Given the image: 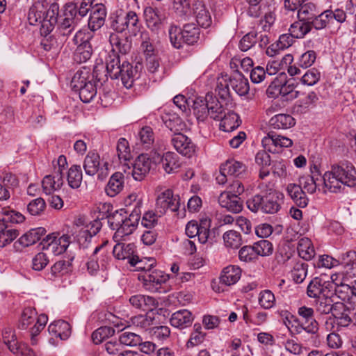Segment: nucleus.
Masks as SVG:
<instances>
[{"mask_svg": "<svg viewBox=\"0 0 356 356\" xmlns=\"http://www.w3.org/2000/svg\"><path fill=\"white\" fill-rule=\"evenodd\" d=\"M325 193H339L344 186H356V170L348 161H342L331 165L330 170L323 176Z\"/></svg>", "mask_w": 356, "mask_h": 356, "instance_id": "f257e3e1", "label": "nucleus"}, {"mask_svg": "<svg viewBox=\"0 0 356 356\" xmlns=\"http://www.w3.org/2000/svg\"><path fill=\"white\" fill-rule=\"evenodd\" d=\"M261 192L249 198L246 204L252 212L259 210L266 213H276L281 208L283 202L284 195L276 190L269 188L264 183L259 184Z\"/></svg>", "mask_w": 356, "mask_h": 356, "instance_id": "f03ea898", "label": "nucleus"}, {"mask_svg": "<svg viewBox=\"0 0 356 356\" xmlns=\"http://www.w3.org/2000/svg\"><path fill=\"white\" fill-rule=\"evenodd\" d=\"M297 312L301 318V321H299L298 326L296 327V333L300 334L304 330L306 332L311 334L314 345L316 346V343L319 342V325L314 318V309L302 305L298 307Z\"/></svg>", "mask_w": 356, "mask_h": 356, "instance_id": "7ed1b4c3", "label": "nucleus"}, {"mask_svg": "<svg viewBox=\"0 0 356 356\" xmlns=\"http://www.w3.org/2000/svg\"><path fill=\"white\" fill-rule=\"evenodd\" d=\"M88 72L77 71L73 76L71 81L72 89L79 92V97L83 102H90L97 94L95 85L88 81Z\"/></svg>", "mask_w": 356, "mask_h": 356, "instance_id": "20e7f679", "label": "nucleus"}, {"mask_svg": "<svg viewBox=\"0 0 356 356\" xmlns=\"http://www.w3.org/2000/svg\"><path fill=\"white\" fill-rule=\"evenodd\" d=\"M70 243V236L67 234L60 236L59 233H51L40 243L42 250H46L55 255L65 252Z\"/></svg>", "mask_w": 356, "mask_h": 356, "instance_id": "39448f33", "label": "nucleus"}, {"mask_svg": "<svg viewBox=\"0 0 356 356\" xmlns=\"http://www.w3.org/2000/svg\"><path fill=\"white\" fill-rule=\"evenodd\" d=\"M108 163L100 165V156L96 153H88L83 161V169L86 175L93 176L97 174L99 180L103 181L108 175Z\"/></svg>", "mask_w": 356, "mask_h": 356, "instance_id": "423d86ee", "label": "nucleus"}, {"mask_svg": "<svg viewBox=\"0 0 356 356\" xmlns=\"http://www.w3.org/2000/svg\"><path fill=\"white\" fill-rule=\"evenodd\" d=\"M64 18L58 27L63 35H70L76 27L80 18L77 17V5L74 3H66L63 12Z\"/></svg>", "mask_w": 356, "mask_h": 356, "instance_id": "0eeeda50", "label": "nucleus"}, {"mask_svg": "<svg viewBox=\"0 0 356 356\" xmlns=\"http://www.w3.org/2000/svg\"><path fill=\"white\" fill-rule=\"evenodd\" d=\"M180 206V197L178 195H174L170 189L161 192L156 197V208L161 214L168 211L176 212Z\"/></svg>", "mask_w": 356, "mask_h": 356, "instance_id": "6e6552de", "label": "nucleus"}, {"mask_svg": "<svg viewBox=\"0 0 356 356\" xmlns=\"http://www.w3.org/2000/svg\"><path fill=\"white\" fill-rule=\"evenodd\" d=\"M334 284L330 281H325L322 277H314L307 286V293L309 297L318 298L324 296L332 294Z\"/></svg>", "mask_w": 356, "mask_h": 356, "instance_id": "1a4fd4ad", "label": "nucleus"}, {"mask_svg": "<svg viewBox=\"0 0 356 356\" xmlns=\"http://www.w3.org/2000/svg\"><path fill=\"white\" fill-rule=\"evenodd\" d=\"M138 279L143 281V286L150 291H157L160 286L166 282L169 275L161 270H154L139 275Z\"/></svg>", "mask_w": 356, "mask_h": 356, "instance_id": "9d476101", "label": "nucleus"}, {"mask_svg": "<svg viewBox=\"0 0 356 356\" xmlns=\"http://www.w3.org/2000/svg\"><path fill=\"white\" fill-rule=\"evenodd\" d=\"M171 143L179 154L188 158L195 152V145L190 138L182 133H175L171 137Z\"/></svg>", "mask_w": 356, "mask_h": 356, "instance_id": "9b49d317", "label": "nucleus"}, {"mask_svg": "<svg viewBox=\"0 0 356 356\" xmlns=\"http://www.w3.org/2000/svg\"><path fill=\"white\" fill-rule=\"evenodd\" d=\"M83 33L78 31L75 36L74 40L77 43L79 40L81 42L76 47L74 54V60L79 63H85L88 60L92 54V48L89 41V36L86 38H81Z\"/></svg>", "mask_w": 356, "mask_h": 356, "instance_id": "f8f14e48", "label": "nucleus"}, {"mask_svg": "<svg viewBox=\"0 0 356 356\" xmlns=\"http://www.w3.org/2000/svg\"><path fill=\"white\" fill-rule=\"evenodd\" d=\"M261 143L266 150L275 153L277 151V147H291L293 141L287 137L276 135L270 131L262 139Z\"/></svg>", "mask_w": 356, "mask_h": 356, "instance_id": "ddd939ff", "label": "nucleus"}, {"mask_svg": "<svg viewBox=\"0 0 356 356\" xmlns=\"http://www.w3.org/2000/svg\"><path fill=\"white\" fill-rule=\"evenodd\" d=\"M107 12L106 6L102 3H96L92 8L88 26L90 30L95 31L104 24Z\"/></svg>", "mask_w": 356, "mask_h": 356, "instance_id": "4468645a", "label": "nucleus"}, {"mask_svg": "<svg viewBox=\"0 0 356 356\" xmlns=\"http://www.w3.org/2000/svg\"><path fill=\"white\" fill-rule=\"evenodd\" d=\"M46 233L44 227H37L32 229L23 234L14 243L15 248L20 250L22 248L30 246L40 240L41 237Z\"/></svg>", "mask_w": 356, "mask_h": 356, "instance_id": "2eb2a0df", "label": "nucleus"}, {"mask_svg": "<svg viewBox=\"0 0 356 356\" xmlns=\"http://www.w3.org/2000/svg\"><path fill=\"white\" fill-rule=\"evenodd\" d=\"M152 161L147 154H142L135 160L133 165L132 176L136 181H141L149 172Z\"/></svg>", "mask_w": 356, "mask_h": 356, "instance_id": "dca6fc26", "label": "nucleus"}, {"mask_svg": "<svg viewBox=\"0 0 356 356\" xmlns=\"http://www.w3.org/2000/svg\"><path fill=\"white\" fill-rule=\"evenodd\" d=\"M46 11L44 13L45 20L44 25H42L40 31L42 34L47 35L54 29V24L57 22V15L58 14L59 6L57 3L54 2L50 3L47 0Z\"/></svg>", "mask_w": 356, "mask_h": 356, "instance_id": "f3484780", "label": "nucleus"}, {"mask_svg": "<svg viewBox=\"0 0 356 356\" xmlns=\"http://www.w3.org/2000/svg\"><path fill=\"white\" fill-rule=\"evenodd\" d=\"M47 0L35 1L29 8L28 13V20L31 25H44L45 20L44 13L46 11Z\"/></svg>", "mask_w": 356, "mask_h": 356, "instance_id": "a211bd4d", "label": "nucleus"}, {"mask_svg": "<svg viewBox=\"0 0 356 356\" xmlns=\"http://www.w3.org/2000/svg\"><path fill=\"white\" fill-rule=\"evenodd\" d=\"M157 160L161 162L163 169L168 174L177 172L181 165L179 156L172 152H167L163 156L158 154Z\"/></svg>", "mask_w": 356, "mask_h": 356, "instance_id": "6ab92c4d", "label": "nucleus"}, {"mask_svg": "<svg viewBox=\"0 0 356 356\" xmlns=\"http://www.w3.org/2000/svg\"><path fill=\"white\" fill-rule=\"evenodd\" d=\"M198 25L202 28L209 27L212 23V19L209 10L202 2L197 1L193 4V13Z\"/></svg>", "mask_w": 356, "mask_h": 356, "instance_id": "aec40b11", "label": "nucleus"}, {"mask_svg": "<svg viewBox=\"0 0 356 356\" xmlns=\"http://www.w3.org/2000/svg\"><path fill=\"white\" fill-rule=\"evenodd\" d=\"M321 177V173L316 165L311 168V175L301 176L299 179V186L302 190L312 194L316 192L318 186L317 181Z\"/></svg>", "mask_w": 356, "mask_h": 356, "instance_id": "412c9836", "label": "nucleus"}, {"mask_svg": "<svg viewBox=\"0 0 356 356\" xmlns=\"http://www.w3.org/2000/svg\"><path fill=\"white\" fill-rule=\"evenodd\" d=\"M194 320L192 313L188 309H181L175 312L170 319L172 326L180 330L191 326Z\"/></svg>", "mask_w": 356, "mask_h": 356, "instance_id": "4be33fe9", "label": "nucleus"}, {"mask_svg": "<svg viewBox=\"0 0 356 356\" xmlns=\"http://www.w3.org/2000/svg\"><path fill=\"white\" fill-rule=\"evenodd\" d=\"M218 202L222 207L232 213H239L243 209V202L236 195L221 193L218 197Z\"/></svg>", "mask_w": 356, "mask_h": 356, "instance_id": "5701e85b", "label": "nucleus"}, {"mask_svg": "<svg viewBox=\"0 0 356 356\" xmlns=\"http://www.w3.org/2000/svg\"><path fill=\"white\" fill-rule=\"evenodd\" d=\"M286 190L287 194L298 207L305 208L307 206L309 199L300 186L296 184H289L287 185Z\"/></svg>", "mask_w": 356, "mask_h": 356, "instance_id": "b1692460", "label": "nucleus"}, {"mask_svg": "<svg viewBox=\"0 0 356 356\" xmlns=\"http://www.w3.org/2000/svg\"><path fill=\"white\" fill-rule=\"evenodd\" d=\"M63 184V177L58 173L46 175L42 181V191L46 195H50L54 191L60 188Z\"/></svg>", "mask_w": 356, "mask_h": 356, "instance_id": "393cba45", "label": "nucleus"}, {"mask_svg": "<svg viewBox=\"0 0 356 356\" xmlns=\"http://www.w3.org/2000/svg\"><path fill=\"white\" fill-rule=\"evenodd\" d=\"M136 246L134 243H118L113 248V254L118 259H128L129 262L134 258Z\"/></svg>", "mask_w": 356, "mask_h": 356, "instance_id": "a878e982", "label": "nucleus"}, {"mask_svg": "<svg viewBox=\"0 0 356 356\" xmlns=\"http://www.w3.org/2000/svg\"><path fill=\"white\" fill-rule=\"evenodd\" d=\"M124 188V175L116 172L112 175L106 186L105 191L110 197H115L120 193Z\"/></svg>", "mask_w": 356, "mask_h": 356, "instance_id": "bb28decb", "label": "nucleus"}, {"mask_svg": "<svg viewBox=\"0 0 356 356\" xmlns=\"http://www.w3.org/2000/svg\"><path fill=\"white\" fill-rule=\"evenodd\" d=\"M119 55L112 49L106 58V68L107 73L112 79H119V67H121Z\"/></svg>", "mask_w": 356, "mask_h": 356, "instance_id": "cd10ccee", "label": "nucleus"}, {"mask_svg": "<svg viewBox=\"0 0 356 356\" xmlns=\"http://www.w3.org/2000/svg\"><path fill=\"white\" fill-rule=\"evenodd\" d=\"M339 264L343 266L345 273L350 277L356 276V251L349 250L339 257Z\"/></svg>", "mask_w": 356, "mask_h": 356, "instance_id": "c85d7f7f", "label": "nucleus"}, {"mask_svg": "<svg viewBox=\"0 0 356 356\" xmlns=\"http://www.w3.org/2000/svg\"><path fill=\"white\" fill-rule=\"evenodd\" d=\"M119 70H120L119 78L120 77L123 86L127 88H131L137 74L136 69L134 68L129 62L124 61L119 67Z\"/></svg>", "mask_w": 356, "mask_h": 356, "instance_id": "c756f323", "label": "nucleus"}, {"mask_svg": "<svg viewBox=\"0 0 356 356\" xmlns=\"http://www.w3.org/2000/svg\"><path fill=\"white\" fill-rule=\"evenodd\" d=\"M129 302L136 308L144 311L153 310L158 305V302L154 298L141 294L131 296Z\"/></svg>", "mask_w": 356, "mask_h": 356, "instance_id": "7c9ffc66", "label": "nucleus"}, {"mask_svg": "<svg viewBox=\"0 0 356 356\" xmlns=\"http://www.w3.org/2000/svg\"><path fill=\"white\" fill-rule=\"evenodd\" d=\"M208 115L215 120H220L226 113L222 106L212 93H207Z\"/></svg>", "mask_w": 356, "mask_h": 356, "instance_id": "2f4dec72", "label": "nucleus"}, {"mask_svg": "<svg viewBox=\"0 0 356 356\" xmlns=\"http://www.w3.org/2000/svg\"><path fill=\"white\" fill-rule=\"evenodd\" d=\"M241 275V270L236 266H229L225 268L220 277V282L227 286L236 283Z\"/></svg>", "mask_w": 356, "mask_h": 356, "instance_id": "473e14b6", "label": "nucleus"}, {"mask_svg": "<svg viewBox=\"0 0 356 356\" xmlns=\"http://www.w3.org/2000/svg\"><path fill=\"white\" fill-rule=\"evenodd\" d=\"M229 83L233 90L240 96L247 95L250 90L248 80L241 73L229 77Z\"/></svg>", "mask_w": 356, "mask_h": 356, "instance_id": "72a5a7b5", "label": "nucleus"}, {"mask_svg": "<svg viewBox=\"0 0 356 356\" xmlns=\"http://www.w3.org/2000/svg\"><path fill=\"white\" fill-rule=\"evenodd\" d=\"M173 8L180 20L186 21L192 16L193 7L191 6V0H174Z\"/></svg>", "mask_w": 356, "mask_h": 356, "instance_id": "f704fd0d", "label": "nucleus"}, {"mask_svg": "<svg viewBox=\"0 0 356 356\" xmlns=\"http://www.w3.org/2000/svg\"><path fill=\"white\" fill-rule=\"evenodd\" d=\"M270 126L275 129H287L296 124L294 118L289 114H278L272 117Z\"/></svg>", "mask_w": 356, "mask_h": 356, "instance_id": "c9c22d12", "label": "nucleus"}, {"mask_svg": "<svg viewBox=\"0 0 356 356\" xmlns=\"http://www.w3.org/2000/svg\"><path fill=\"white\" fill-rule=\"evenodd\" d=\"M49 333L61 339H66L70 334V325L65 321L59 320L51 323L48 327Z\"/></svg>", "mask_w": 356, "mask_h": 356, "instance_id": "e433bc0d", "label": "nucleus"}, {"mask_svg": "<svg viewBox=\"0 0 356 356\" xmlns=\"http://www.w3.org/2000/svg\"><path fill=\"white\" fill-rule=\"evenodd\" d=\"M245 165L234 159H229L220 165V170L229 176L238 177L245 171Z\"/></svg>", "mask_w": 356, "mask_h": 356, "instance_id": "4c0bfd02", "label": "nucleus"}, {"mask_svg": "<svg viewBox=\"0 0 356 356\" xmlns=\"http://www.w3.org/2000/svg\"><path fill=\"white\" fill-rule=\"evenodd\" d=\"M220 129L227 132L233 131L238 128L240 125V120L238 115L233 111H229L225 113L221 119Z\"/></svg>", "mask_w": 356, "mask_h": 356, "instance_id": "58836bf2", "label": "nucleus"}, {"mask_svg": "<svg viewBox=\"0 0 356 356\" xmlns=\"http://www.w3.org/2000/svg\"><path fill=\"white\" fill-rule=\"evenodd\" d=\"M182 31L183 42L188 44H194L200 38V29L194 24H186L184 26Z\"/></svg>", "mask_w": 356, "mask_h": 356, "instance_id": "ea45409f", "label": "nucleus"}, {"mask_svg": "<svg viewBox=\"0 0 356 356\" xmlns=\"http://www.w3.org/2000/svg\"><path fill=\"white\" fill-rule=\"evenodd\" d=\"M297 249L300 257L305 260H310L315 255L312 243L308 238H301L298 241Z\"/></svg>", "mask_w": 356, "mask_h": 356, "instance_id": "a19ab883", "label": "nucleus"}, {"mask_svg": "<svg viewBox=\"0 0 356 356\" xmlns=\"http://www.w3.org/2000/svg\"><path fill=\"white\" fill-rule=\"evenodd\" d=\"M193 109L198 120L204 121L208 116L207 94L205 97H197L193 101Z\"/></svg>", "mask_w": 356, "mask_h": 356, "instance_id": "79ce46f5", "label": "nucleus"}, {"mask_svg": "<svg viewBox=\"0 0 356 356\" xmlns=\"http://www.w3.org/2000/svg\"><path fill=\"white\" fill-rule=\"evenodd\" d=\"M193 109L198 120L204 121L208 116L207 94L205 97H197L193 101Z\"/></svg>", "mask_w": 356, "mask_h": 356, "instance_id": "37998d69", "label": "nucleus"}, {"mask_svg": "<svg viewBox=\"0 0 356 356\" xmlns=\"http://www.w3.org/2000/svg\"><path fill=\"white\" fill-rule=\"evenodd\" d=\"M298 83L293 79L285 81L282 79V92L281 96L286 97V100H292L299 96L300 92L295 90Z\"/></svg>", "mask_w": 356, "mask_h": 356, "instance_id": "c03bdc74", "label": "nucleus"}, {"mask_svg": "<svg viewBox=\"0 0 356 356\" xmlns=\"http://www.w3.org/2000/svg\"><path fill=\"white\" fill-rule=\"evenodd\" d=\"M83 179L82 170L80 165H72L67 172V179L68 185L72 188L80 187Z\"/></svg>", "mask_w": 356, "mask_h": 356, "instance_id": "a18cd8bd", "label": "nucleus"}, {"mask_svg": "<svg viewBox=\"0 0 356 356\" xmlns=\"http://www.w3.org/2000/svg\"><path fill=\"white\" fill-rule=\"evenodd\" d=\"M38 317L35 309L25 308L22 314L18 327L21 330L27 329L33 323L35 324L37 322Z\"/></svg>", "mask_w": 356, "mask_h": 356, "instance_id": "49530a36", "label": "nucleus"}, {"mask_svg": "<svg viewBox=\"0 0 356 356\" xmlns=\"http://www.w3.org/2000/svg\"><path fill=\"white\" fill-rule=\"evenodd\" d=\"M109 42L113 49L118 50L122 54H126L129 52L131 44L127 38L121 39L117 33H111L109 37Z\"/></svg>", "mask_w": 356, "mask_h": 356, "instance_id": "de8ad7c7", "label": "nucleus"}, {"mask_svg": "<svg viewBox=\"0 0 356 356\" xmlns=\"http://www.w3.org/2000/svg\"><path fill=\"white\" fill-rule=\"evenodd\" d=\"M311 30L309 22L298 19V21L295 22L291 25L289 31L296 38H302Z\"/></svg>", "mask_w": 356, "mask_h": 356, "instance_id": "09e8293b", "label": "nucleus"}, {"mask_svg": "<svg viewBox=\"0 0 356 356\" xmlns=\"http://www.w3.org/2000/svg\"><path fill=\"white\" fill-rule=\"evenodd\" d=\"M222 238L225 245L228 248L238 249L243 243L241 235L235 230L227 231Z\"/></svg>", "mask_w": 356, "mask_h": 356, "instance_id": "8fccbe9b", "label": "nucleus"}, {"mask_svg": "<svg viewBox=\"0 0 356 356\" xmlns=\"http://www.w3.org/2000/svg\"><path fill=\"white\" fill-rule=\"evenodd\" d=\"M154 313L153 310L148 311L145 315H138L131 318L134 325L143 330H148L154 321Z\"/></svg>", "mask_w": 356, "mask_h": 356, "instance_id": "3c124183", "label": "nucleus"}, {"mask_svg": "<svg viewBox=\"0 0 356 356\" xmlns=\"http://www.w3.org/2000/svg\"><path fill=\"white\" fill-rule=\"evenodd\" d=\"M144 13L148 27L153 31L157 29L161 22L160 11L156 8L149 7L145 10Z\"/></svg>", "mask_w": 356, "mask_h": 356, "instance_id": "603ef678", "label": "nucleus"}, {"mask_svg": "<svg viewBox=\"0 0 356 356\" xmlns=\"http://www.w3.org/2000/svg\"><path fill=\"white\" fill-rule=\"evenodd\" d=\"M19 235L15 229H8L7 226L0 222V248H3L10 243Z\"/></svg>", "mask_w": 356, "mask_h": 356, "instance_id": "864d4df0", "label": "nucleus"}, {"mask_svg": "<svg viewBox=\"0 0 356 356\" xmlns=\"http://www.w3.org/2000/svg\"><path fill=\"white\" fill-rule=\"evenodd\" d=\"M316 13V8L314 3H303L298 10V17L301 19V20L310 22Z\"/></svg>", "mask_w": 356, "mask_h": 356, "instance_id": "5fc2aeb1", "label": "nucleus"}, {"mask_svg": "<svg viewBox=\"0 0 356 356\" xmlns=\"http://www.w3.org/2000/svg\"><path fill=\"white\" fill-rule=\"evenodd\" d=\"M325 10L320 14L316 13L315 17L310 21L311 29L314 28L316 30H321L331 25V16Z\"/></svg>", "mask_w": 356, "mask_h": 356, "instance_id": "6e6d98bb", "label": "nucleus"}, {"mask_svg": "<svg viewBox=\"0 0 356 356\" xmlns=\"http://www.w3.org/2000/svg\"><path fill=\"white\" fill-rule=\"evenodd\" d=\"M307 264L302 261L296 263L291 270V277L296 283H302L307 274Z\"/></svg>", "mask_w": 356, "mask_h": 356, "instance_id": "4d7b16f0", "label": "nucleus"}, {"mask_svg": "<svg viewBox=\"0 0 356 356\" xmlns=\"http://www.w3.org/2000/svg\"><path fill=\"white\" fill-rule=\"evenodd\" d=\"M127 216V212L123 209L120 211L115 210L114 212L110 213L107 219L108 224L112 229H116L118 232L120 227L123 225V221Z\"/></svg>", "mask_w": 356, "mask_h": 356, "instance_id": "13d9d810", "label": "nucleus"}, {"mask_svg": "<svg viewBox=\"0 0 356 356\" xmlns=\"http://www.w3.org/2000/svg\"><path fill=\"white\" fill-rule=\"evenodd\" d=\"M125 20V26L129 33L136 35L140 31V24L136 13L134 11H129L125 16L123 17Z\"/></svg>", "mask_w": 356, "mask_h": 356, "instance_id": "bf43d9fd", "label": "nucleus"}, {"mask_svg": "<svg viewBox=\"0 0 356 356\" xmlns=\"http://www.w3.org/2000/svg\"><path fill=\"white\" fill-rule=\"evenodd\" d=\"M115 330L111 327L102 326L92 334V340L95 344L102 343L104 340L114 334Z\"/></svg>", "mask_w": 356, "mask_h": 356, "instance_id": "052dcab7", "label": "nucleus"}, {"mask_svg": "<svg viewBox=\"0 0 356 356\" xmlns=\"http://www.w3.org/2000/svg\"><path fill=\"white\" fill-rule=\"evenodd\" d=\"M332 300L331 295L318 297L315 301L316 311L321 314H328L331 312Z\"/></svg>", "mask_w": 356, "mask_h": 356, "instance_id": "680f3d73", "label": "nucleus"}, {"mask_svg": "<svg viewBox=\"0 0 356 356\" xmlns=\"http://www.w3.org/2000/svg\"><path fill=\"white\" fill-rule=\"evenodd\" d=\"M138 222L136 221L134 218H129L126 216L125 220L123 221V225L120 227L118 232L115 233L114 238L118 236H123L131 234L136 229Z\"/></svg>", "mask_w": 356, "mask_h": 356, "instance_id": "e2e57ef3", "label": "nucleus"}, {"mask_svg": "<svg viewBox=\"0 0 356 356\" xmlns=\"http://www.w3.org/2000/svg\"><path fill=\"white\" fill-rule=\"evenodd\" d=\"M46 208L45 201L42 197L31 200L27 205V211L31 216H41Z\"/></svg>", "mask_w": 356, "mask_h": 356, "instance_id": "0e129e2a", "label": "nucleus"}, {"mask_svg": "<svg viewBox=\"0 0 356 356\" xmlns=\"http://www.w3.org/2000/svg\"><path fill=\"white\" fill-rule=\"evenodd\" d=\"M229 85V80L227 75L218 78L216 92L222 99L225 100L230 97Z\"/></svg>", "mask_w": 356, "mask_h": 356, "instance_id": "69168bd1", "label": "nucleus"}, {"mask_svg": "<svg viewBox=\"0 0 356 356\" xmlns=\"http://www.w3.org/2000/svg\"><path fill=\"white\" fill-rule=\"evenodd\" d=\"M141 145L145 149H149L154 141L153 130L150 127H143L139 132Z\"/></svg>", "mask_w": 356, "mask_h": 356, "instance_id": "338daca9", "label": "nucleus"}, {"mask_svg": "<svg viewBox=\"0 0 356 356\" xmlns=\"http://www.w3.org/2000/svg\"><path fill=\"white\" fill-rule=\"evenodd\" d=\"M142 341V338L140 335L130 332H124L119 337V341L121 345L123 344L129 346H136L141 343Z\"/></svg>", "mask_w": 356, "mask_h": 356, "instance_id": "774afa93", "label": "nucleus"}]
</instances>
